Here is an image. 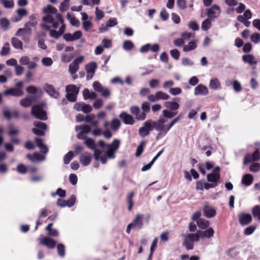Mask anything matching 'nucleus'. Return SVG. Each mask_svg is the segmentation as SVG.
Segmentation results:
<instances>
[{
	"label": "nucleus",
	"instance_id": "1",
	"mask_svg": "<svg viewBox=\"0 0 260 260\" xmlns=\"http://www.w3.org/2000/svg\"><path fill=\"white\" fill-rule=\"evenodd\" d=\"M181 118L182 116L179 115L169 123L166 124L165 123L167 122V120L164 118H160L156 121L152 119L147 120L144 122L143 126L139 129V134L142 137H145L148 136L150 132L155 129L158 132L156 136L155 139L158 140L165 137L172 126Z\"/></svg>",
	"mask_w": 260,
	"mask_h": 260
},
{
	"label": "nucleus",
	"instance_id": "2",
	"mask_svg": "<svg viewBox=\"0 0 260 260\" xmlns=\"http://www.w3.org/2000/svg\"><path fill=\"white\" fill-rule=\"evenodd\" d=\"M142 111L137 106H131L130 112L135 116L136 119L138 121H143L146 118V115L150 111V104L148 102H144L141 105Z\"/></svg>",
	"mask_w": 260,
	"mask_h": 260
},
{
	"label": "nucleus",
	"instance_id": "3",
	"mask_svg": "<svg viewBox=\"0 0 260 260\" xmlns=\"http://www.w3.org/2000/svg\"><path fill=\"white\" fill-rule=\"evenodd\" d=\"M58 14L53 15L48 14L43 17L42 20L44 23L41 24V27L46 30H50L51 27L57 28L60 23V20L57 17Z\"/></svg>",
	"mask_w": 260,
	"mask_h": 260
},
{
	"label": "nucleus",
	"instance_id": "4",
	"mask_svg": "<svg viewBox=\"0 0 260 260\" xmlns=\"http://www.w3.org/2000/svg\"><path fill=\"white\" fill-rule=\"evenodd\" d=\"M45 105L44 103H40L38 105H36L32 107L31 114L37 119L42 120L47 119V113L43 110Z\"/></svg>",
	"mask_w": 260,
	"mask_h": 260
},
{
	"label": "nucleus",
	"instance_id": "5",
	"mask_svg": "<svg viewBox=\"0 0 260 260\" xmlns=\"http://www.w3.org/2000/svg\"><path fill=\"white\" fill-rule=\"evenodd\" d=\"M57 17L60 20L61 26L58 31L55 29H50V36L53 38L58 39L61 36L66 30V26L64 22V20L61 14H58Z\"/></svg>",
	"mask_w": 260,
	"mask_h": 260
},
{
	"label": "nucleus",
	"instance_id": "6",
	"mask_svg": "<svg viewBox=\"0 0 260 260\" xmlns=\"http://www.w3.org/2000/svg\"><path fill=\"white\" fill-rule=\"evenodd\" d=\"M67 94L66 98L70 102H74L77 100L78 89L75 85H70L66 87Z\"/></svg>",
	"mask_w": 260,
	"mask_h": 260
},
{
	"label": "nucleus",
	"instance_id": "7",
	"mask_svg": "<svg viewBox=\"0 0 260 260\" xmlns=\"http://www.w3.org/2000/svg\"><path fill=\"white\" fill-rule=\"evenodd\" d=\"M31 34V28H27L24 26V28H19L15 36L19 37L25 42H28L29 41V36Z\"/></svg>",
	"mask_w": 260,
	"mask_h": 260
},
{
	"label": "nucleus",
	"instance_id": "8",
	"mask_svg": "<svg viewBox=\"0 0 260 260\" xmlns=\"http://www.w3.org/2000/svg\"><path fill=\"white\" fill-rule=\"evenodd\" d=\"M259 159L260 152L259 150L257 149L252 154L248 153L245 156L243 164L244 165H246L252 161H258Z\"/></svg>",
	"mask_w": 260,
	"mask_h": 260
},
{
	"label": "nucleus",
	"instance_id": "9",
	"mask_svg": "<svg viewBox=\"0 0 260 260\" xmlns=\"http://www.w3.org/2000/svg\"><path fill=\"white\" fill-rule=\"evenodd\" d=\"M220 13V9L217 5H213L210 8L207 9V15L209 18L213 19L217 17Z\"/></svg>",
	"mask_w": 260,
	"mask_h": 260
},
{
	"label": "nucleus",
	"instance_id": "10",
	"mask_svg": "<svg viewBox=\"0 0 260 260\" xmlns=\"http://www.w3.org/2000/svg\"><path fill=\"white\" fill-rule=\"evenodd\" d=\"M40 244L46 246L49 249H53L56 245V242L50 237H45L40 240Z\"/></svg>",
	"mask_w": 260,
	"mask_h": 260
},
{
	"label": "nucleus",
	"instance_id": "11",
	"mask_svg": "<svg viewBox=\"0 0 260 260\" xmlns=\"http://www.w3.org/2000/svg\"><path fill=\"white\" fill-rule=\"evenodd\" d=\"M44 89L51 96L56 99H59L60 94L59 92L55 89L53 85L46 84L44 86Z\"/></svg>",
	"mask_w": 260,
	"mask_h": 260
},
{
	"label": "nucleus",
	"instance_id": "12",
	"mask_svg": "<svg viewBox=\"0 0 260 260\" xmlns=\"http://www.w3.org/2000/svg\"><path fill=\"white\" fill-rule=\"evenodd\" d=\"M119 118L125 124L133 125L135 123V120L134 117L125 112H122L119 115Z\"/></svg>",
	"mask_w": 260,
	"mask_h": 260
},
{
	"label": "nucleus",
	"instance_id": "13",
	"mask_svg": "<svg viewBox=\"0 0 260 260\" xmlns=\"http://www.w3.org/2000/svg\"><path fill=\"white\" fill-rule=\"evenodd\" d=\"M3 94L6 96H21L23 94V91L21 89L12 88L6 90Z\"/></svg>",
	"mask_w": 260,
	"mask_h": 260
},
{
	"label": "nucleus",
	"instance_id": "14",
	"mask_svg": "<svg viewBox=\"0 0 260 260\" xmlns=\"http://www.w3.org/2000/svg\"><path fill=\"white\" fill-rule=\"evenodd\" d=\"M39 60V58L38 57H34L30 60L28 57L24 56L20 58L19 62L21 65H36Z\"/></svg>",
	"mask_w": 260,
	"mask_h": 260
},
{
	"label": "nucleus",
	"instance_id": "15",
	"mask_svg": "<svg viewBox=\"0 0 260 260\" xmlns=\"http://www.w3.org/2000/svg\"><path fill=\"white\" fill-rule=\"evenodd\" d=\"M91 159L92 155L88 152H85L81 155L79 160L83 166H87L90 164Z\"/></svg>",
	"mask_w": 260,
	"mask_h": 260
},
{
	"label": "nucleus",
	"instance_id": "16",
	"mask_svg": "<svg viewBox=\"0 0 260 260\" xmlns=\"http://www.w3.org/2000/svg\"><path fill=\"white\" fill-rule=\"evenodd\" d=\"M204 215L207 218H211L215 216L216 214V210L214 208L206 205L203 208Z\"/></svg>",
	"mask_w": 260,
	"mask_h": 260
},
{
	"label": "nucleus",
	"instance_id": "17",
	"mask_svg": "<svg viewBox=\"0 0 260 260\" xmlns=\"http://www.w3.org/2000/svg\"><path fill=\"white\" fill-rule=\"evenodd\" d=\"M207 180L208 182L216 184L217 186L220 180V174L210 173L207 175Z\"/></svg>",
	"mask_w": 260,
	"mask_h": 260
},
{
	"label": "nucleus",
	"instance_id": "18",
	"mask_svg": "<svg viewBox=\"0 0 260 260\" xmlns=\"http://www.w3.org/2000/svg\"><path fill=\"white\" fill-rule=\"evenodd\" d=\"M131 224H132L135 228H137L138 229H142L143 225L142 216L140 214H137L135 218L133 220L132 222H131Z\"/></svg>",
	"mask_w": 260,
	"mask_h": 260
},
{
	"label": "nucleus",
	"instance_id": "19",
	"mask_svg": "<svg viewBox=\"0 0 260 260\" xmlns=\"http://www.w3.org/2000/svg\"><path fill=\"white\" fill-rule=\"evenodd\" d=\"M239 222L242 225L248 224L252 221V217L249 214H242L239 216Z\"/></svg>",
	"mask_w": 260,
	"mask_h": 260
},
{
	"label": "nucleus",
	"instance_id": "20",
	"mask_svg": "<svg viewBox=\"0 0 260 260\" xmlns=\"http://www.w3.org/2000/svg\"><path fill=\"white\" fill-rule=\"evenodd\" d=\"M208 90L206 86L203 84L198 85L194 89L195 95H207Z\"/></svg>",
	"mask_w": 260,
	"mask_h": 260
},
{
	"label": "nucleus",
	"instance_id": "21",
	"mask_svg": "<svg viewBox=\"0 0 260 260\" xmlns=\"http://www.w3.org/2000/svg\"><path fill=\"white\" fill-rule=\"evenodd\" d=\"M198 233H200V236L202 238H210L213 236L214 231L212 228L210 227L204 231L198 230Z\"/></svg>",
	"mask_w": 260,
	"mask_h": 260
},
{
	"label": "nucleus",
	"instance_id": "22",
	"mask_svg": "<svg viewBox=\"0 0 260 260\" xmlns=\"http://www.w3.org/2000/svg\"><path fill=\"white\" fill-rule=\"evenodd\" d=\"M16 12L18 15V17H13L12 18V21L15 22L19 21L21 20L23 16H26L27 15V11L26 10L24 9H17Z\"/></svg>",
	"mask_w": 260,
	"mask_h": 260
},
{
	"label": "nucleus",
	"instance_id": "23",
	"mask_svg": "<svg viewBox=\"0 0 260 260\" xmlns=\"http://www.w3.org/2000/svg\"><path fill=\"white\" fill-rule=\"evenodd\" d=\"M242 59L245 63H248L250 64H254L257 63L256 58L251 54L244 55L242 56Z\"/></svg>",
	"mask_w": 260,
	"mask_h": 260
},
{
	"label": "nucleus",
	"instance_id": "24",
	"mask_svg": "<svg viewBox=\"0 0 260 260\" xmlns=\"http://www.w3.org/2000/svg\"><path fill=\"white\" fill-rule=\"evenodd\" d=\"M253 181V176L250 174L244 175L242 178V183L246 186L250 185Z\"/></svg>",
	"mask_w": 260,
	"mask_h": 260
},
{
	"label": "nucleus",
	"instance_id": "25",
	"mask_svg": "<svg viewBox=\"0 0 260 260\" xmlns=\"http://www.w3.org/2000/svg\"><path fill=\"white\" fill-rule=\"evenodd\" d=\"M225 84L228 86H230L232 84L234 89L236 92H239L242 90V86L241 84L237 80H228L226 81Z\"/></svg>",
	"mask_w": 260,
	"mask_h": 260
},
{
	"label": "nucleus",
	"instance_id": "26",
	"mask_svg": "<svg viewBox=\"0 0 260 260\" xmlns=\"http://www.w3.org/2000/svg\"><path fill=\"white\" fill-rule=\"evenodd\" d=\"M87 72L86 80H91L98 66H85Z\"/></svg>",
	"mask_w": 260,
	"mask_h": 260
},
{
	"label": "nucleus",
	"instance_id": "27",
	"mask_svg": "<svg viewBox=\"0 0 260 260\" xmlns=\"http://www.w3.org/2000/svg\"><path fill=\"white\" fill-rule=\"evenodd\" d=\"M26 157L31 161H36V160H42L44 157L39 153L35 152L33 154H27Z\"/></svg>",
	"mask_w": 260,
	"mask_h": 260
},
{
	"label": "nucleus",
	"instance_id": "28",
	"mask_svg": "<svg viewBox=\"0 0 260 260\" xmlns=\"http://www.w3.org/2000/svg\"><path fill=\"white\" fill-rule=\"evenodd\" d=\"M197 47V45L196 41H190L187 45H184L183 46V51L184 52H189L195 49Z\"/></svg>",
	"mask_w": 260,
	"mask_h": 260
},
{
	"label": "nucleus",
	"instance_id": "29",
	"mask_svg": "<svg viewBox=\"0 0 260 260\" xmlns=\"http://www.w3.org/2000/svg\"><path fill=\"white\" fill-rule=\"evenodd\" d=\"M165 106L171 111L177 110L179 108V104L175 102H166L164 104Z\"/></svg>",
	"mask_w": 260,
	"mask_h": 260
},
{
	"label": "nucleus",
	"instance_id": "30",
	"mask_svg": "<svg viewBox=\"0 0 260 260\" xmlns=\"http://www.w3.org/2000/svg\"><path fill=\"white\" fill-rule=\"evenodd\" d=\"M209 87L212 89H218L221 88V85L219 81L217 78L210 80Z\"/></svg>",
	"mask_w": 260,
	"mask_h": 260
},
{
	"label": "nucleus",
	"instance_id": "31",
	"mask_svg": "<svg viewBox=\"0 0 260 260\" xmlns=\"http://www.w3.org/2000/svg\"><path fill=\"white\" fill-rule=\"evenodd\" d=\"M53 223H50L46 227L45 230L48 232V234L51 237H56L58 235V232L56 229L52 228Z\"/></svg>",
	"mask_w": 260,
	"mask_h": 260
},
{
	"label": "nucleus",
	"instance_id": "32",
	"mask_svg": "<svg viewBox=\"0 0 260 260\" xmlns=\"http://www.w3.org/2000/svg\"><path fill=\"white\" fill-rule=\"evenodd\" d=\"M12 45L16 49H22L23 44L22 42L17 38L13 37L11 39Z\"/></svg>",
	"mask_w": 260,
	"mask_h": 260
},
{
	"label": "nucleus",
	"instance_id": "33",
	"mask_svg": "<svg viewBox=\"0 0 260 260\" xmlns=\"http://www.w3.org/2000/svg\"><path fill=\"white\" fill-rule=\"evenodd\" d=\"M135 195V192L134 191H131L128 193L127 196V202L128 203V210L129 211H131L133 205H134V202H133V198Z\"/></svg>",
	"mask_w": 260,
	"mask_h": 260
},
{
	"label": "nucleus",
	"instance_id": "34",
	"mask_svg": "<svg viewBox=\"0 0 260 260\" xmlns=\"http://www.w3.org/2000/svg\"><path fill=\"white\" fill-rule=\"evenodd\" d=\"M197 223L199 228L201 229H206L209 226L210 222L209 221L206 220L205 219L200 218L197 221Z\"/></svg>",
	"mask_w": 260,
	"mask_h": 260
},
{
	"label": "nucleus",
	"instance_id": "35",
	"mask_svg": "<svg viewBox=\"0 0 260 260\" xmlns=\"http://www.w3.org/2000/svg\"><path fill=\"white\" fill-rule=\"evenodd\" d=\"M43 11L47 14H50L55 15L56 14H59L57 13V9L51 5H48L46 7L44 8Z\"/></svg>",
	"mask_w": 260,
	"mask_h": 260
},
{
	"label": "nucleus",
	"instance_id": "36",
	"mask_svg": "<svg viewBox=\"0 0 260 260\" xmlns=\"http://www.w3.org/2000/svg\"><path fill=\"white\" fill-rule=\"evenodd\" d=\"M187 238H188L190 241L192 242H198L199 241L200 234L198 233V231L196 233L194 234H188L187 235H184Z\"/></svg>",
	"mask_w": 260,
	"mask_h": 260
},
{
	"label": "nucleus",
	"instance_id": "37",
	"mask_svg": "<svg viewBox=\"0 0 260 260\" xmlns=\"http://www.w3.org/2000/svg\"><path fill=\"white\" fill-rule=\"evenodd\" d=\"M67 18L70 21L72 25L76 26H78L79 25V21L77 20L74 16L71 15L69 13L67 14Z\"/></svg>",
	"mask_w": 260,
	"mask_h": 260
},
{
	"label": "nucleus",
	"instance_id": "38",
	"mask_svg": "<svg viewBox=\"0 0 260 260\" xmlns=\"http://www.w3.org/2000/svg\"><path fill=\"white\" fill-rule=\"evenodd\" d=\"M183 246H184L187 250H191L193 248V242L190 241L188 238L184 236V239L183 242Z\"/></svg>",
	"mask_w": 260,
	"mask_h": 260
},
{
	"label": "nucleus",
	"instance_id": "39",
	"mask_svg": "<svg viewBox=\"0 0 260 260\" xmlns=\"http://www.w3.org/2000/svg\"><path fill=\"white\" fill-rule=\"evenodd\" d=\"M37 23L35 17L34 16H30L29 17V21L24 24V26L27 28H31V27L36 26Z\"/></svg>",
	"mask_w": 260,
	"mask_h": 260
},
{
	"label": "nucleus",
	"instance_id": "40",
	"mask_svg": "<svg viewBox=\"0 0 260 260\" xmlns=\"http://www.w3.org/2000/svg\"><path fill=\"white\" fill-rule=\"evenodd\" d=\"M119 140L115 139L113 140L111 144L108 145V147L109 149L113 150L114 151L116 152V150L119 148Z\"/></svg>",
	"mask_w": 260,
	"mask_h": 260
},
{
	"label": "nucleus",
	"instance_id": "41",
	"mask_svg": "<svg viewBox=\"0 0 260 260\" xmlns=\"http://www.w3.org/2000/svg\"><path fill=\"white\" fill-rule=\"evenodd\" d=\"M211 26V22L210 18H207L202 23L201 27L204 31L208 30Z\"/></svg>",
	"mask_w": 260,
	"mask_h": 260
},
{
	"label": "nucleus",
	"instance_id": "42",
	"mask_svg": "<svg viewBox=\"0 0 260 260\" xmlns=\"http://www.w3.org/2000/svg\"><path fill=\"white\" fill-rule=\"evenodd\" d=\"M122 47L125 50H131L134 48V44L132 41L126 40L124 41Z\"/></svg>",
	"mask_w": 260,
	"mask_h": 260
},
{
	"label": "nucleus",
	"instance_id": "43",
	"mask_svg": "<svg viewBox=\"0 0 260 260\" xmlns=\"http://www.w3.org/2000/svg\"><path fill=\"white\" fill-rule=\"evenodd\" d=\"M84 144L90 149H95V144L93 139L86 138L84 141Z\"/></svg>",
	"mask_w": 260,
	"mask_h": 260
},
{
	"label": "nucleus",
	"instance_id": "44",
	"mask_svg": "<svg viewBox=\"0 0 260 260\" xmlns=\"http://www.w3.org/2000/svg\"><path fill=\"white\" fill-rule=\"evenodd\" d=\"M74 157V153L72 151H69L63 157V162L67 165L70 163Z\"/></svg>",
	"mask_w": 260,
	"mask_h": 260
},
{
	"label": "nucleus",
	"instance_id": "45",
	"mask_svg": "<svg viewBox=\"0 0 260 260\" xmlns=\"http://www.w3.org/2000/svg\"><path fill=\"white\" fill-rule=\"evenodd\" d=\"M178 112L171 111L168 110H164L162 114L165 118H172L177 114Z\"/></svg>",
	"mask_w": 260,
	"mask_h": 260
},
{
	"label": "nucleus",
	"instance_id": "46",
	"mask_svg": "<svg viewBox=\"0 0 260 260\" xmlns=\"http://www.w3.org/2000/svg\"><path fill=\"white\" fill-rule=\"evenodd\" d=\"M10 51L9 43L7 42L5 43L3 47L0 54L2 56L6 55L9 53Z\"/></svg>",
	"mask_w": 260,
	"mask_h": 260
},
{
	"label": "nucleus",
	"instance_id": "47",
	"mask_svg": "<svg viewBox=\"0 0 260 260\" xmlns=\"http://www.w3.org/2000/svg\"><path fill=\"white\" fill-rule=\"evenodd\" d=\"M6 9H12L14 6V2L13 0H6L0 3Z\"/></svg>",
	"mask_w": 260,
	"mask_h": 260
},
{
	"label": "nucleus",
	"instance_id": "48",
	"mask_svg": "<svg viewBox=\"0 0 260 260\" xmlns=\"http://www.w3.org/2000/svg\"><path fill=\"white\" fill-rule=\"evenodd\" d=\"M120 126V122L118 119H114L111 122V128L114 131L117 130Z\"/></svg>",
	"mask_w": 260,
	"mask_h": 260
},
{
	"label": "nucleus",
	"instance_id": "49",
	"mask_svg": "<svg viewBox=\"0 0 260 260\" xmlns=\"http://www.w3.org/2000/svg\"><path fill=\"white\" fill-rule=\"evenodd\" d=\"M252 213L254 217H256L260 220V206L256 205L254 206L252 210Z\"/></svg>",
	"mask_w": 260,
	"mask_h": 260
},
{
	"label": "nucleus",
	"instance_id": "50",
	"mask_svg": "<svg viewBox=\"0 0 260 260\" xmlns=\"http://www.w3.org/2000/svg\"><path fill=\"white\" fill-rule=\"evenodd\" d=\"M69 8V0H63L59 6V10L61 12L66 11Z\"/></svg>",
	"mask_w": 260,
	"mask_h": 260
},
{
	"label": "nucleus",
	"instance_id": "51",
	"mask_svg": "<svg viewBox=\"0 0 260 260\" xmlns=\"http://www.w3.org/2000/svg\"><path fill=\"white\" fill-rule=\"evenodd\" d=\"M9 24V21L7 18H3L0 19V25L4 30H6L8 28Z\"/></svg>",
	"mask_w": 260,
	"mask_h": 260
},
{
	"label": "nucleus",
	"instance_id": "52",
	"mask_svg": "<svg viewBox=\"0 0 260 260\" xmlns=\"http://www.w3.org/2000/svg\"><path fill=\"white\" fill-rule=\"evenodd\" d=\"M58 254L60 257H63L65 255V247L62 244H59L57 246Z\"/></svg>",
	"mask_w": 260,
	"mask_h": 260
},
{
	"label": "nucleus",
	"instance_id": "53",
	"mask_svg": "<svg viewBox=\"0 0 260 260\" xmlns=\"http://www.w3.org/2000/svg\"><path fill=\"white\" fill-rule=\"evenodd\" d=\"M157 100H168L169 98V95L162 91H159L156 92Z\"/></svg>",
	"mask_w": 260,
	"mask_h": 260
},
{
	"label": "nucleus",
	"instance_id": "54",
	"mask_svg": "<svg viewBox=\"0 0 260 260\" xmlns=\"http://www.w3.org/2000/svg\"><path fill=\"white\" fill-rule=\"evenodd\" d=\"M145 145V142L144 141H142L140 145L138 146L136 152V156L137 157L140 156L143 151V146Z\"/></svg>",
	"mask_w": 260,
	"mask_h": 260
},
{
	"label": "nucleus",
	"instance_id": "55",
	"mask_svg": "<svg viewBox=\"0 0 260 260\" xmlns=\"http://www.w3.org/2000/svg\"><path fill=\"white\" fill-rule=\"evenodd\" d=\"M260 170V164L259 163H253L249 167V171L251 172L256 173Z\"/></svg>",
	"mask_w": 260,
	"mask_h": 260
},
{
	"label": "nucleus",
	"instance_id": "56",
	"mask_svg": "<svg viewBox=\"0 0 260 260\" xmlns=\"http://www.w3.org/2000/svg\"><path fill=\"white\" fill-rule=\"evenodd\" d=\"M251 41L255 44L260 42V34L258 32L253 33L250 37Z\"/></svg>",
	"mask_w": 260,
	"mask_h": 260
},
{
	"label": "nucleus",
	"instance_id": "57",
	"mask_svg": "<svg viewBox=\"0 0 260 260\" xmlns=\"http://www.w3.org/2000/svg\"><path fill=\"white\" fill-rule=\"evenodd\" d=\"M31 101L28 98H24L20 100V104L24 107H28L31 105Z\"/></svg>",
	"mask_w": 260,
	"mask_h": 260
},
{
	"label": "nucleus",
	"instance_id": "58",
	"mask_svg": "<svg viewBox=\"0 0 260 260\" xmlns=\"http://www.w3.org/2000/svg\"><path fill=\"white\" fill-rule=\"evenodd\" d=\"M34 125L40 129L46 130L47 128V125L46 123L40 121H35Z\"/></svg>",
	"mask_w": 260,
	"mask_h": 260
},
{
	"label": "nucleus",
	"instance_id": "59",
	"mask_svg": "<svg viewBox=\"0 0 260 260\" xmlns=\"http://www.w3.org/2000/svg\"><path fill=\"white\" fill-rule=\"evenodd\" d=\"M181 37L182 39H183L184 41H185V40H188L191 38H194V34L188 32L187 31H184L181 34Z\"/></svg>",
	"mask_w": 260,
	"mask_h": 260
},
{
	"label": "nucleus",
	"instance_id": "60",
	"mask_svg": "<svg viewBox=\"0 0 260 260\" xmlns=\"http://www.w3.org/2000/svg\"><path fill=\"white\" fill-rule=\"evenodd\" d=\"M82 26L85 31H88L92 26V23L90 21H84L82 22Z\"/></svg>",
	"mask_w": 260,
	"mask_h": 260
},
{
	"label": "nucleus",
	"instance_id": "61",
	"mask_svg": "<svg viewBox=\"0 0 260 260\" xmlns=\"http://www.w3.org/2000/svg\"><path fill=\"white\" fill-rule=\"evenodd\" d=\"M76 200V198L75 195L71 196L70 198L67 201H66L67 206L69 207L73 206L75 203Z\"/></svg>",
	"mask_w": 260,
	"mask_h": 260
},
{
	"label": "nucleus",
	"instance_id": "62",
	"mask_svg": "<svg viewBox=\"0 0 260 260\" xmlns=\"http://www.w3.org/2000/svg\"><path fill=\"white\" fill-rule=\"evenodd\" d=\"M93 88L96 91L100 92L103 88L102 85L98 81H94L93 83Z\"/></svg>",
	"mask_w": 260,
	"mask_h": 260
},
{
	"label": "nucleus",
	"instance_id": "63",
	"mask_svg": "<svg viewBox=\"0 0 260 260\" xmlns=\"http://www.w3.org/2000/svg\"><path fill=\"white\" fill-rule=\"evenodd\" d=\"M96 18L98 20H100L102 19L104 16V12L100 10L98 7H96L95 11Z\"/></svg>",
	"mask_w": 260,
	"mask_h": 260
},
{
	"label": "nucleus",
	"instance_id": "64",
	"mask_svg": "<svg viewBox=\"0 0 260 260\" xmlns=\"http://www.w3.org/2000/svg\"><path fill=\"white\" fill-rule=\"evenodd\" d=\"M173 43L176 46L181 47L184 45L185 41H184L183 39H182V38H178L173 41Z\"/></svg>",
	"mask_w": 260,
	"mask_h": 260
}]
</instances>
